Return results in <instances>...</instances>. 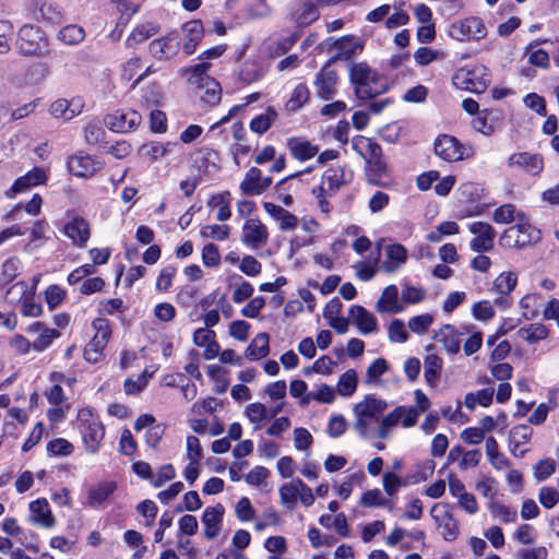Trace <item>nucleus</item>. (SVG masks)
<instances>
[{
  "label": "nucleus",
  "instance_id": "1",
  "mask_svg": "<svg viewBox=\"0 0 559 559\" xmlns=\"http://www.w3.org/2000/svg\"><path fill=\"white\" fill-rule=\"evenodd\" d=\"M211 64L201 62L193 67L181 69L182 76L193 88L195 95L202 103L209 106H216L222 99V87L219 83L207 74Z\"/></svg>",
  "mask_w": 559,
  "mask_h": 559
},
{
  "label": "nucleus",
  "instance_id": "2",
  "mask_svg": "<svg viewBox=\"0 0 559 559\" xmlns=\"http://www.w3.org/2000/svg\"><path fill=\"white\" fill-rule=\"evenodd\" d=\"M349 80L359 99H371L388 91L386 80L366 62L353 63L349 68Z\"/></svg>",
  "mask_w": 559,
  "mask_h": 559
},
{
  "label": "nucleus",
  "instance_id": "3",
  "mask_svg": "<svg viewBox=\"0 0 559 559\" xmlns=\"http://www.w3.org/2000/svg\"><path fill=\"white\" fill-rule=\"evenodd\" d=\"M386 408L388 403L372 394L366 395L361 402L354 406L353 412L356 417L354 428L360 437H367L370 424L378 420Z\"/></svg>",
  "mask_w": 559,
  "mask_h": 559
},
{
  "label": "nucleus",
  "instance_id": "4",
  "mask_svg": "<svg viewBox=\"0 0 559 559\" xmlns=\"http://www.w3.org/2000/svg\"><path fill=\"white\" fill-rule=\"evenodd\" d=\"M452 83L456 88L463 91L475 94L484 93L490 83L488 69L483 64L461 68L454 72Z\"/></svg>",
  "mask_w": 559,
  "mask_h": 559
},
{
  "label": "nucleus",
  "instance_id": "5",
  "mask_svg": "<svg viewBox=\"0 0 559 559\" xmlns=\"http://www.w3.org/2000/svg\"><path fill=\"white\" fill-rule=\"evenodd\" d=\"M48 40L44 32L34 25L25 24L17 33L16 48L24 57H40L47 50Z\"/></svg>",
  "mask_w": 559,
  "mask_h": 559
},
{
  "label": "nucleus",
  "instance_id": "6",
  "mask_svg": "<svg viewBox=\"0 0 559 559\" xmlns=\"http://www.w3.org/2000/svg\"><path fill=\"white\" fill-rule=\"evenodd\" d=\"M540 238V231L528 224H518L507 228L500 237V243L508 248H524Z\"/></svg>",
  "mask_w": 559,
  "mask_h": 559
},
{
  "label": "nucleus",
  "instance_id": "7",
  "mask_svg": "<svg viewBox=\"0 0 559 559\" xmlns=\"http://www.w3.org/2000/svg\"><path fill=\"white\" fill-rule=\"evenodd\" d=\"M448 34L451 38L459 41L479 40L486 37L487 29L480 17L469 16L452 23Z\"/></svg>",
  "mask_w": 559,
  "mask_h": 559
},
{
  "label": "nucleus",
  "instance_id": "8",
  "mask_svg": "<svg viewBox=\"0 0 559 559\" xmlns=\"http://www.w3.org/2000/svg\"><path fill=\"white\" fill-rule=\"evenodd\" d=\"M92 326L96 333L84 348V358L88 362L96 364L103 358V350L110 337L111 330L108 320L102 318L94 320Z\"/></svg>",
  "mask_w": 559,
  "mask_h": 559
},
{
  "label": "nucleus",
  "instance_id": "9",
  "mask_svg": "<svg viewBox=\"0 0 559 559\" xmlns=\"http://www.w3.org/2000/svg\"><path fill=\"white\" fill-rule=\"evenodd\" d=\"M142 121V116L136 110H116L104 118L105 126L118 133H127L135 130Z\"/></svg>",
  "mask_w": 559,
  "mask_h": 559
},
{
  "label": "nucleus",
  "instance_id": "10",
  "mask_svg": "<svg viewBox=\"0 0 559 559\" xmlns=\"http://www.w3.org/2000/svg\"><path fill=\"white\" fill-rule=\"evenodd\" d=\"M468 230L475 235L469 242V248L474 252H488L492 250L496 231L489 223L474 222L468 225Z\"/></svg>",
  "mask_w": 559,
  "mask_h": 559
},
{
  "label": "nucleus",
  "instance_id": "11",
  "mask_svg": "<svg viewBox=\"0 0 559 559\" xmlns=\"http://www.w3.org/2000/svg\"><path fill=\"white\" fill-rule=\"evenodd\" d=\"M80 431L87 451L90 453H96L105 436V428L103 424L92 415L86 419L81 417Z\"/></svg>",
  "mask_w": 559,
  "mask_h": 559
},
{
  "label": "nucleus",
  "instance_id": "12",
  "mask_svg": "<svg viewBox=\"0 0 559 559\" xmlns=\"http://www.w3.org/2000/svg\"><path fill=\"white\" fill-rule=\"evenodd\" d=\"M70 174L80 178H88L94 176L102 167L100 163L91 155L83 152L70 156L67 162Z\"/></svg>",
  "mask_w": 559,
  "mask_h": 559
},
{
  "label": "nucleus",
  "instance_id": "13",
  "mask_svg": "<svg viewBox=\"0 0 559 559\" xmlns=\"http://www.w3.org/2000/svg\"><path fill=\"white\" fill-rule=\"evenodd\" d=\"M435 153L445 162L463 159L464 147L459 140L452 135L442 134L435 141Z\"/></svg>",
  "mask_w": 559,
  "mask_h": 559
},
{
  "label": "nucleus",
  "instance_id": "14",
  "mask_svg": "<svg viewBox=\"0 0 559 559\" xmlns=\"http://www.w3.org/2000/svg\"><path fill=\"white\" fill-rule=\"evenodd\" d=\"M272 183L270 177H262V173L257 167H251L245 175L240 183V190L246 195H259L265 191Z\"/></svg>",
  "mask_w": 559,
  "mask_h": 559
},
{
  "label": "nucleus",
  "instance_id": "15",
  "mask_svg": "<svg viewBox=\"0 0 559 559\" xmlns=\"http://www.w3.org/2000/svg\"><path fill=\"white\" fill-rule=\"evenodd\" d=\"M337 73L330 69L328 62L316 75L314 86L317 95L322 99H331L336 93Z\"/></svg>",
  "mask_w": 559,
  "mask_h": 559
},
{
  "label": "nucleus",
  "instance_id": "16",
  "mask_svg": "<svg viewBox=\"0 0 559 559\" xmlns=\"http://www.w3.org/2000/svg\"><path fill=\"white\" fill-rule=\"evenodd\" d=\"M179 40L171 36H164L154 39L148 45L150 53L157 60L166 61L174 58L179 50Z\"/></svg>",
  "mask_w": 559,
  "mask_h": 559
},
{
  "label": "nucleus",
  "instance_id": "17",
  "mask_svg": "<svg viewBox=\"0 0 559 559\" xmlns=\"http://www.w3.org/2000/svg\"><path fill=\"white\" fill-rule=\"evenodd\" d=\"M508 166L521 168L525 173L536 176L543 170V159L537 154L527 152L514 153L508 158Z\"/></svg>",
  "mask_w": 559,
  "mask_h": 559
},
{
  "label": "nucleus",
  "instance_id": "18",
  "mask_svg": "<svg viewBox=\"0 0 559 559\" xmlns=\"http://www.w3.org/2000/svg\"><path fill=\"white\" fill-rule=\"evenodd\" d=\"M269 238L266 227L259 219H248L242 227V242L253 248H259Z\"/></svg>",
  "mask_w": 559,
  "mask_h": 559
},
{
  "label": "nucleus",
  "instance_id": "19",
  "mask_svg": "<svg viewBox=\"0 0 559 559\" xmlns=\"http://www.w3.org/2000/svg\"><path fill=\"white\" fill-rule=\"evenodd\" d=\"M224 513L225 508L221 503L205 508L202 523L204 524V536L207 539H214L219 534Z\"/></svg>",
  "mask_w": 559,
  "mask_h": 559
},
{
  "label": "nucleus",
  "instance_id": "20",
  "mask_svg": "<svg viewBox=\"0 0 559 559\" xmlns=\"http://www.w3.org/2000/svg\"><path fill=\"white\" fill-rule=\"evenodd\" d=\"M292 19L300 26L309 25L319 19V11L311 0H298L292 7Z\"/></svg>",
  "mask_w": 559,
  "mask_h": 559
},
{
  "label": "nucleus",
  "instance_id": "21",
  "mask_svg": "<svg viewBox=\"0 0 559 559\" xmlns=\"http://www.w3.org/2000/svg\"><path fill=\"white\" fill-rule=\"evenodd\" d=\"M64 234L79 247H85L90 239V224L83 217H74L64 226Z\"/></svg>",
  "mask_w": 559,
  "mask_h": 559
},
{
  "label": "nucleus",
  "instance_id": "22",
  "mask_svg": "<svg viewBox=\"0 0 559 559\" xmlns=\"http://www.w3.org/2000/svg\"><path fill=\"white\" fill-rule=\"evenodd\" d=\"M29 511L32 513L29 518L32 523L46 528L55 526L56 521L46 499H37L32 501L29 503Z\"/></svg>",
  "mask_w": 559,
  "mask_h": 559
},
{
  "label": "nucleus",
  "instance_id": "23",
  "mask_svg": "<svg viewBox=\"0 0 559 559\" xmlns=\"http://www.w3.org/2000/svg\"><path fill=\"white\" fill-rule=\"evenodd\" d=\"M46 173L39 167H34L26 175L17 178L10 191L7 192L8 198H14L16 193L23 192L33 186L40 185L46 180Z\"/></svg>",
  "mask_w": 559,
  "mask_h": 559
},
{
  "label": "nucleus",
  "instance_id": "24",
  "mask_svg": "<svg viewBox=\"0 0 559 559\" xmlns=\"http://www.w3.org/2000/svg\"><path fill=\"white\" fill-rule=\"evenodd\" d=\"M386 259L381 269L386 273L396 272L407 260V250L403 245L394 243L385 248Z\"/></svg>",
  "mask_w": 559,
  "mask_h": 559
},
{
  "label": "nucleus",
  "instance_id": "25",
  "mask_svg": "<svg viewBox=\"0 0 559 559\" xmlns=\"http://www.w3.org/2000/svg\"><path fill=\"white\" fill-rule=\"evenodd\" d=\"M349 314L362 334H370L377 331V318L362 306H352L349 309Z\"/></svg>",
  "mask_w": 559,
  "mask_h": 559
},
{
  "label": "nucleus",
  "instance_id": "26",
  "mask_svg": "<svg viewBox=\"0 0 559 559\" xmlns=\"http://www.w3.org/2000/svg\"><path fill=\"white\" fill-rule=\"evenodd\" d=\"M463 333H460L455 326L451 324H444L435 335V338L443 344L444 349L450 355H455L460 352L461 340L460 336Z\"/></svg>",
  "mask_w": 559,
  "mask_h": 559
},
{
  "label": "nucleus",
  "instance_id": "27",
  "mask_svg": "<svg viewBox=\"0 0 559 559\" xmlns=\"http://www.w3.org/2000/svg\"><path fill=\"white\" fill-rule=\"evenodd\" d=\"M376 309L381 313H397L402 311L399 305V289L395 285L386 286L379 300L377 301Z\"/></svg>",
  "mask_w": 559,
  "mask_h": 559
},
{
  "label": "nucleus",
  "instance_id": "28",
  "mask_svg": "<svg viewBox=\"0 0 559 559\" xmlns=\"http://www.w3.org/2000/svg\"><path fill=\"white\" fill-rule=\"evenodd\" d=\"M533 433V429L527 425H519L513 427L509 433V447L513 455L522 457L527 450H518L521 445L528 443Z\"/></svg>",
  "mask_w": 559,
  "mask_h": 559
},
{
  "label": "nucleus",
  "instance_id": "29",
  "mask_svg": "<svg viewBox=\"0 0 559 559\" xmlns=\"http://www.w3.org/2000/svg\"><path fill=\"white\" fill-rule=\"evenodd\" d=\"M31 11L37 21L57 23L61 19V12L58 8L46 0H33Z\"/></svg>",
  "mask_w": 559,
  "mask_h": 559
},
{
  "label": "nucleus",
  "instance_id": "30",
  "mask_svg": "<svg viewBox=\"0 0 559 559\" xmlns=\"http://www.w3.org/2000/svg\"><path fill=\"white\" fill-rule=\"evenodd\" d=\"M117 485L115 481H104L92 487L88 491L87 502L93 508L100 507L115 491Z\"/></svg>",
  "mask_w": 559,
  "mask_h": 559
},
{
  "label": "nucleus",
  "instance_id": "31",
  "mask_svg": "<svg viewBox=\"0 0 559 559\" xmlns=\"http://www.w3.org/2000/svg\"><path fill=\"white\" fill-rule=\"evenodd\" d=\"M270 337L267 333H259L246 348L245 357L249 360L264 358L270 353Z\"/></svg>",
  "mask_w": 559,
  "mask_h": 559
},
{
  "label": "nucleus",
  "instance_id": "32",
  "mask_svg": "<svg viewBox=\"0 0 559 559\" xmlns=\"http://www.w3.org/2000/svg\"><path fill=\"white\" fill-rule=\"evenodd\" d=\"M323 185H328L329 190H337L341 186L347 185L353 179V173L344 168H330L323 175Z\"/></svg>",
  "mask_w": 559,
  "mask_h": 559
},
{
  "label": "nucleus",
  "instance_id": "33",
  "mask_svg": "<svg viewBox=\"0 0 559 559\" xmlns=\"http://www.w3.org/2000/svg\"><path fill=\"white\" fill-rule=\"evenodd\" d=\"M365 170L368 183L376 187L386 186L382 178L388 175V165L382 158L366 164Z\"/></svg>",
  "mask_w": 559,
  "mask_h": 559
},
{
  "label": "nucleus",
  "instance_id": "34",
  "mask_svg": "<svg viewBox=\"0 0 559 559\" xmlns=\"http://www.w3.org/2000/svg\"><path fill=\"white\" fill-rule=\"evenodd\" d=\"M334 46L340 52L328 61V66H331L336 60L350 59L357 49H362L358 43L354 41L353 37L347 36L337 39Z\"/></svg>",
  "mask_w": 559,
  "mask_h": 559
},
{
  "label": "nucleus",
  "instance_id": "35",
  "mask_svg": "<svg viewBox=\"0 0 559 559\" xmlns=\"http://www.w3.org/2000/svg\"><path fill=\"white\" fill-rule=\"evenodd\" d=\"M277 111L273 107H267L263 114L258 115L250 121V129L258 134L265 133L277 119Z\"/></svg>",
  "mask_w": 559,
  "mask_h": 559
},
{
  "label": "nucleus",
  "instance_id": "36",
  "mask_svg": "<svg viewBox=\"0 0 559 559\" xmlns=\"http://www.w3.org/2000/svg\"><path fill=\"white\" fill-rule=\"evenodd\" d=\"M22 263L19 258L11 257L2 263L0 274V288L9 285L21 273Z\"/></svg>",
  "mask_w": 559,
  "mask_h": 559
},
{
  "label": "nucleus",
  "instance_id": "37",
  "mask_svg": "<svg viewBox=\"0 0 559 559\" xmlns=\"http://www.w3.org/2000/svg\"><path fill=\"white\" fill-rule=\"evenodd\" d=\"M542 43H547V39H536L531 41L526 47V55L528 56V63L538 68L547 69L550 63L548 53L543 49L533 50L534 47Z\"/></svg>",
  "mask_w": 559,
  "mask_h": 559
},
{
  "label": "nucleus",
  "instance_id": "38",
  "mask_svg": "<svg viewBox=\"0 0 559 559\" xmlns=\"http://www.w3.org/2000/svg\"><path fill=\"white\" fill-rule=\"evenodd\" d=\"M440 527L443 528L442 536L445 540H454L460 534L456 520L449 511H444L441 519L438 515H432Z\"/></svg>",
  "mask_w": 559,
  "mask_h": 559
},
{
  "label": "nucleus",
  "instance_id": "39",
  "mask_svg": "<svg viewBox=\"0 0 559 559\" xmlns=\"http://www.w3.org/2000/svg\"><path fill=\"white\" fill-rule=\"evenodd\" d=\"M518 335L530 344H535L542 340H545L548 335L547 328L542 323H532L527 326L521 328L518 331Z\"/></svg>",
  "mask_w": 559,
  "mask_h": 559
},
{
  "label": "nucleus",
  "instance_id": "40",
  "mask_svg": "<svg viewBox=\"0 0 559 559\" xmlns=\"http://www.w3.org/2000/svg\"><path fill=\"white\" fill-rule=\"evenodd\" d=\"M31 292L32 289L28 284L24 281H20L7 289L4 299L9 305L16 306L22 304Z\"/></svg>",
  "mask_w": 559,
  "mask_h": 559
},
{
  "label": "nucleus",
  "instance_id": "41",
  "mask_svg": "<svg viewBox=\"0 0 559 559\" xmlns=\"http://www.w3.org/2000/svg\"><path fill=\"white\" fill-rule=\"evenodd\" d=\"M289 148L293 156L299 160H307L312 158L318 153V147L308 141L290 140Z\"/></svg>",
  "mask_w": 559,
  "mask_h": 559
},
{
  "label": "nucleus",
  "instance_id": "42",
  "mask_svg": "<svg viewBox=\"0 0 559 559\" xmlns=\"http://www.w3.org/2000/svg\"><path fill=\"white\" fill-rule=\"evenodd\" d=\"M157 33L158 28L152 23L141 24L127 38V46L132 47L134 44H141Z\"/></svg>",
  "mask_w": 559,
  "mask_h": 559
},
{
  "label": "nucleus",
  "instance_id": "43",
  "mask_svg": "<svg viewBox=\"0 0 559 559\" xmlns=\"http://www.w3.org/2000/svg\"><path fill=\"white\" fill-rule=\"evenodd\" d=\"M442 360L437 355H428L425 359V379L427 383L433 386L440 376Z\"/></svg>",
  "mask_w": 559,
  "mask_h": 559
},
{
  "label": "nucleus",
  "instance_id": "44",
  "mask_svg": "<svg viewBox=\"0 0 559 559\" xmlns=\"http://www.w3.org/2000/svg\"><path fill=\"white\" fill-rule=\"evenodd\" d=\"M85 37L84 29L79 25H67L58 33V38L67 45H76Z\"/></svg>",
  "mask_w": 559,
  "mask_h": 559
},
{
  "label": "nucleus",
  "instance_id": "45",
  "mask_svg": "<svg viewBox=\"0 0 559 559\" xmlns=\"http://www.w3.org/2000/svg\"><path fill=\"white\" fill-rule=\"evenodd\" d=\"M518 282L516 274L513 272L501 273L493 282L492 289L499 295H509Z\"/></svg>",
  "mask_w": 559,
  "mask_h": 559
},
{
  "label": "nucleus",
  "instance_id": "46",
  "mask_svg": "<svg viewBox=\"0 0 559 559\" xmlns=\"http://www.w3.org/2000/svg\"><path fill=\"white\" fill-rule=\"evenodd\" d=\"M300 491L299 486L296 484V479L290 483L284 484L280 489L282 503L289 510H293L296 506L298 493Z\"/></svg>",
  "mask_w": 559,
  "mask_h": 559
},
{
  "label": "nucleus",
  "instance_id": "47",
  "mask_svg": "<svg viewBox=\"0 0 559 559\" xmlns=\"http://www.w3.org/2000/svg\"><path fill=\"white\" fill-rule=\"evenodd\" d=\"M357 388V373L354 369L344 372L338 380L337 391L343 396H350Z\"/></svg>",
  "mask_w": 559,
  "mask_h": 559
},
{
  "label": "nucleus",
  "instance_id": "48",
  "mask_svg": "<svg viewBox=\"0 0 559 559\" xmlns=\"http://www.w3.org/2000/svg\"><path fill=\"white\" fill-rule=\"evenodd\" d=\"M436 463L432 460H426L416 465V472L407 476L409 484H418L427 480L433 473Z\"/></svg>",
  "mask_w": 559,
  "mask_h": 559
},
{
  "label": "nucleus",
  "instance_id": "49",
  "mask_svg": "<svg viewBox=\"0 0 559 559\" xmlns=\"http://www.w3.org/2000/svg\"><path fill=\"white\" fill-rule=\"evenodd\" d=\"M59 336L60 332L58 330L44 326L38 333L37 338L32 343L33 348L37 352H43L50 346L52 340Z\"/></svg>",
  "mask_w": 559,
  "mask_h": 559
},
{
  "label": "nucleus",
  "instance_id": "50",
  "mask_svg": "<svg viewBox=\"0 0 559 559\" xmlns=\"http://www.w3.org/2000/svg\"><path fill=\"white\" fill-rule=\"evenodd\" d=\"M226 371L218 365H211L207 368V374L214 380V391L217 394L226 392L229 381L224 377Z\"/></svg>",
  "mask_w": 559,
  "mask_h": 559
},
{
  "label": "nucleus",
  "instance_id": "51",
  "mask_svg": "<svg viewBox=\"0 0 559 559\" xmlns=\"http://www.w3.org/2000/svg\"><path fill=\"white\" fill-rule=\"evenodd\" d=\"M400 421L399 414L396 408H394L391 413L382 417L380 420L377 437L379 439H386L390 436L391 429L397 425Z\"/></svg>",
  "mask_w": 559,
  "mask_h": 559
},
{
  "label": "nucleus",
  "instance_id": "52",
  "mask_svg": "<svg viewBox=\"0 0 559 559\" xmlns=\"http://www.w3.org/2000/svg\"><path fill=\"white\" fill-rule=\"evenodd\" d=\"M73 450L72 443L63 438L53 439L47 444V452L51 455L68 456Z\"/></svg>",
  "mask_w": 559,
  "mask_h": 559
},
{
  "label": "nucleus",
  "instance_id": "53",
  "mask_svg": "<svg viewBox=\"0 0 559 559\" xmlns=\"http://www.w3.org/2000/svg\"><path fill=\"white\" fill-rule=\"evenodd\" d=\"M311 399H313L320 403L330 404L334 401V391L330 385L321 384L316 394L310 393V394L304 396L301 400V404L307 405Z\"/></svg>",
  "mask_w": 559,
  "mask_h": 559
},
{
  "label": "nucleus",
  "instance_id": "54",
  "mask_svg": "<svg viewBox=\"0 0 559 559\" xmlns=\"http://www.w3.org/2000/svg\"><path fill=\"white\" fill-rule=\"evenodd\" d=\"M105 133L102 124L97 121H90L84 129L85 141L92 145L100 143Z\"/></svg>",
  "mask_w": 559,
  "mask_h": 559
},
{
  "label": "nucleus",
  "instance_id": "55",
  "mask_svg": "<svg viewBox=\"0 0 559 559\" xmlns=\"http://www.w3.org/2000/svg\"><path fill=\"white\" fill-rule=\"evenodd\" d=\"M556 471V462L552 459L538 461L534 466V476L538 481L546 480Z\"/></svg>",
  "mask_w": 559,
  "mask_h": 559
},
{
  "label": "nucleus",
  "instance_id": "56",
  "mask_svg": "<svg viewBox=\"0 0 559 559\" xmlns=\"http://www.w3.org/2000/svg\"><path fill=\"white\" fill-rule=\"evenodd\" d=\"M308 87L305 84H298L287 102V107L289 110H297L308 100Z\"/></svg>",
  "mask_w": 559,
  "mask_h": 559
},
{
  "label": "nucleus",
  "instance_id": "57",
  "mask_svg": "<svg viewBox=\"0 0 559 559\" xmlns=\"http://www.w3.org/2000/svg\"><path fill=\"white\" fill-rule=\"evenodd\" d=\"M182 32L186 39L200 43L204 34L203 24L199 20L189 21L183 24Z\"/></svg>",
  "mask_w": 559,
  "mask_h": 559
},
{
  "label": "nucleus",
  "instance_id": "58",
  "mask_svg": "<svg viewBox=\"0 0 559 559\" xmlns=\"http://www.w3.org/2000/svg\"><path fill=\"white\" fill-rule=\"evenodd\" d=\"M489 510L495 516H499L504 523H512L516 521V511L509 508L508 506L501 504L499 502H491Z\"/></svg>",
  "mask_w": 559,
  "mask_h": 559
},
{
  "label": "nucleus",
  "instance_id": "59",
  "mask_svg": "<svg viewBox=\"0 0 559 559\" xmlns=\"http://www.w3.org/2000/svg\"><path fill=\"white\" fill-rule=\"evenodd\" d=\"M433 318L431 314H420L409 319L408 328L412 332L417 334H424L427 332L429 326L432 324Z\"/></svg>",
  "mask_w": 559,
  "mask_h": 559
},
{
  "label": "nucleus",
  "instance_id": "60",
  "mask_svg": "<svg viewBox=\"0 0 559 559\" xmlns=\"http://www.w3.org/2000/svg\"><path fill=\"white\" fill-rule=\"evenodd\" d=\"M49 111L55 118H63L64 120H71L76 115L74 110L69 108V103L66 99L53 102Z\"/></svg>",
  "mask_w": 559,
  "mask_h": 559
},
{
  "label": "nucleus",
  "instance_id": "61",
  "mask_svg": "<svg viewBox=\"0 0 559 559\" xmlns=\"http://www.w3.org/2000/svg\"><path fill=\"white\" fill-rule=\"evenodd\" d=\"M264 74L261 67L255 63H246L239 72L240 81L245 83H251L260 80Z\"/></svg>",
  "mask_w": 559,
  "mask_h": 559
},
{
  "label": "nucleus",
  "instance_id": "62",
  "mask_svg": "<svg viewBox=\"0 0 559 559\" xmlns=\"http://www.w3.org/2000/svg\"><path fill=\"white\" fill-rule=\"evenodd\" d=\"M389 338L391 342L404 343L408 338V333L405 330L404 322L400 319H394L389 325Z\"/></svg>",
  "mask_w": 559,
  "mask_h": 559
},
{
  "label": "nucleus",
  "instance_id": "63",
  "mask_svg": "<svg viewBox=\"0 0 559 559\" xmlns=\"http://www.w3.org/2000/svg\"><path fill=\"white\" fill-rule=\"evenodd\" d=\"M473 316L479 321H488L493 318L495 309L490 301L481 300L473 306Z\"/></svg>",
  "mask_w": 559,
  "mask_h": 559
},
{
  "label": "nucleus",
  "instance_id": "64",
  "mask_svg": "<svg viewBox=\"0 0 559 559\" xmlns=\"http://www.w3.org/2000/svg\"><path fill=\"white\" fill-rule=\"evenodd\" d=\"M395 408L399 414V419L402 420L404 427L409 428L416 425L419 416V412L416 407L397 406Z\"/></svg>",
  "mask_w": 559,
  "mask_h": 559
}]
</instances>
